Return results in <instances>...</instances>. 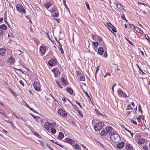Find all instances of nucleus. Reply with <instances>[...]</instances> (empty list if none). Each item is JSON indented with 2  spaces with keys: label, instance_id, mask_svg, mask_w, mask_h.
Instances as JSON below:
<instances>
[{
  "label": "nucleus",
  "instance_id": "obj_1",
  "mask_svg": "<svg viewBox=\"0 0 150 150\" xmlns=\"http://www.w3.org/2000/svg\"><path fill=\"white\" fill-rule=\"evenodd\" d=\"M53 17H58L59 15V11L56 6H54L52 7L50 10H49Z\"/></svg>",
  "mask_w": 150,
  "mask_h": 150
},
{
  "label": "nucleus",
  "instance_id": "obj_2",
  "mask_svg": "<svg viewBox=\"0 0 150 150\" xmlns=\"http://www.w3.org/2000/svg\"><path fill=\"white\" fill-rule=\"evenodd\" d=\"M111 134L110 139L114 142L117 143L120 140V137L118 134L112 132Z\"/></svg>",
  "mask_w": 150,
  "mask_h": 150
},
{
  "label": "nucleus",
  "instance_id": "obj_3",
  "mask_svg": "<svg viewBox=\"0 0 150 150\" xmlns=\"http://www.w3.org/2000/svg\"><path fill=\"white\" fill-rule=\"evenodd\" d=\"M104 124L103 122H100L96 124L94 127L95 131H99L102 129V127Z\"/></svg>",
  "mask_w": 150,
  "mask_h": 150
},
{
  "label": "nucleus",
  "instance_id": "obj_4",
  "mask_svg": "<svg viewBox=\"0 0 150 150\" xmlns=\"http://www.w3.org/2000/svg\"><path fill=\"white\" fill-rule=\"evenodd\" d=\"M117 93L118 96L120 97H123L125 98H126L128 97V96L121 89H118L117 91Z\"/></svg>",
  "mask_w": 150,
  "mask_h": 150
},
{
  "label": "nucleus",
  "instance_id": "obj_5",
  "mask_svg": "<svg viewBox=\"0 0 150 150\" xmlns=\"http://www.w3.org/2000/svg\"><path fill=\"white\" fill-rule=\"evenodd\" d=\"M33 86L35 89L37 91H40V83L37 81H35L33 83Z\"/></svg>",
  "mask_w": 150,
  "mask_h": 150
},
{
  "label": "nucleus",
  "instance_id": "obj_6",
  "mask_svg": "<svg viewBox=\"0 0 150 150\" xmlns=\"http://www.w3.org/2000/svg\"><path fill=\"white\" fill-rule=\"evenodd\" d=\"M48 63L50 66L53 67L57 64V61L54 59H51L49 61Z\"/></svg>",
  "mask_w": 150,
  "mask_h": 150
},
{
  "label": "nucleus",
  "instance_id": "obj_7",
  "mask_svg": "<svg viewBox=\"0 0 150 150\" xmlns=\"http://www.w3.org/2000/svg\"><path fill=\"white\" fill-rule=\"evenodd\" d=\"M138 139V144L139 145L144 143L145 140L144 139L142 138L141 136L140 135H138L137 137Z\"/></svg>",
  "mask_w": 150,
  "mask_h": 150
},
{
  "label": "nucleus",
  "instance_id": "obj_8",
  "mask_svg": "<svg viewBox=\"0 0 150 150\" xmlns=\"http://www.w3.org/2000/svg\"><path fill=\"white\" fill-rule=\"evenodd\" d=\"M52 71L54 74V76L56 77H58L60 75V72L59 70L56 68H54L52 70Z\"/></svg>",
  "mask_w": 150,
  "mask_h": 150
},
{
  "label": "nucleus",
  "instance_id": "obj_9",
  "mask_svg": "<svg viewBox=\"0 0 150 150\" xmlns=\"http://www.w3.org/2000/svg\"><path fill=\"white\" fill-rule=\"evenodd\" d=\"M58 112L60 115L64 117H66L67 116L66 112L62 109H59Z\"/></svg>",
  "mask_w": 150,
  "mask_h": 150
},
{
  "label": "nucleus",
  "instance_id": "obj_10",
  "mask_svg": "<svg viewBox=\"0 0 150 150\" xmlns=\"http://www.w3.org/2000/svg\"><path fill=\"white\" fill-rule=\"evenodd\" d=\"M64 142L69 143L71 145L74 143V141L73 140L69 138H66L64 139Z\"/></svg>",
  "mask_w": 150,
  "mask_h": 150
},
{
  "label": "nucleus",
  "instance_id": "obj_11",
  "mask_svg": "<svg viewBox=\"0 0 150 150\" xmlns=\"http://www.w3.org/2000/svg\"><path fill=\"white\" fill-rule=\"evenodd\" d=\"M52 125L49 122H47L44 124V127L47 130H48L50 128Z\"/></svg>",
  "mask_w": 150,
  "mask_h": 150
},
{
  "label": "nucleus",
  "instance_id": "obj_12",
  "mask_svg": "<svg viewBox=\"0 0 150 150\" xmlns=\"http://www.w3.org/2000/svg\"><path fill=\"white\" fill-rule=\"evenodd\" d=\"M61 81L62 83V85H64L65 86H67L68 84V81L65 80V79H64L63 77H62L61 78Z\"/></svg>",
  "mask_w": 150,
  "mask_h": 150
},
{
  "label": "nucleus",
  "instance_id": "obj_13",
  "mask_svg": "<svg viewBox=\"0 0 150 150\" xmlns=\"http://www.w3.org/2000/svg\"><path fill=\"white\" fill-rule=\"evenodd\" d=\"M105 129L106 130L105 131L106 133H109L110 134V133H111L112 131V127L110 126H107V127H105Z\"/></svg>",
  "mask_w": 150,
  "mask_h": 150
},
{
  "label": "nucleus",
  "instance_id": "obj_14",
  "mask_svg": "<svg viewBox=\"0 0 150 150\" xmlns=\"http://www.w3.org/2000/svg\"><path fill=\"white\" fill-rule=\"evenodd\" d=\"M19 13H22L23 14H25L26 11L23 7L21 5L19 6Z\"/></svg>",
  "mask_w": 150,
  "mask_h": 150
},
{
  "label": "nucleus",
  "instance_id": "obj_15",
  "mask_svg": "<svg viewBox=\"0 0 150 150\" xmlns=\"http://www.w3.org/2000/svg\"><path fill=\"white\" fill-rule=\"evenodd\" d=\"M46 47L44 46H41L40 48V51L42 54H44L46 52Z\"/></svg>",
  "mask_w": 150,
  "mask_h": 150
},
{
  "label": "nucleus",
  "instance_id": "obj_16",
  "mask_svg": "<svg viewBox=\"0 0 150 150\" xmlns=\"http://www.w3.org/2000/svg\"><path fill=\"white\" fill-rule=\"evenodd\" d=\"M124 143L123 142H122L117 144V147L118 149H122L124 146Z\"/></svg>",
  "mask_w": 150,
  "mask_h": 150
},
{
  "label": "nucleus",
  "instance_id": "obj_17",
  "mask_svg": "<svg viewBox=\"0 0 150 150\" xmlns=\"http://www.w3.org/2000/svg\"><path fill=\"white\" fill-rule=\"evenodd\" d=\"M104 50L103 48L101 47H99L98 49V53L100 55H102L103 54Z\"/></svg>",
  "mask_w": 150,
  "mask_h": 150
},
{
  "label": "nucleus",
  "instance_id": "obj_18",
  "mask_svg": "<svg viewBox=\"0 0 150 150\" xmlns=\"http://www.w3.org/2000/svg\"><path fill=\"white\" fill-rule=\"evenodd\" d=\"M125 148L127 149L128 150H132L133 149V147L131 146L130 144L128 143L126 144L125 145Z\"/></svg>",
  "mask_w": 150,
  "mask_h": 150
},
{
  "label": "nucleus",
  "instance_id": "obj_19",
  "mask_svg": "<svg viewBox=\"0 0 150 150\" xmlns=\"http://www.w3.org/2000/svg\"><path fill=\"white\" fill-rule=\"evenodd\" d=\"M52 5V3L50 2H48L45 5V7L47 9H48L50 6Z\"/></svg>",
  "mask_w": 150,
  "mask_h": 150
},
{
  "label": "nucleus",
  "instance_id": "obj_20",
  "mask_svg": "<svg viewBox=\"0 0 150 150\" xmlns=\"http://www.w3.org/2000/svg\"><path fill=\"white\" fill-rule=\"evenodd\" d=\"M36 143L39 144H40L42 146L44 147L45 146V142L42 140H37Z\"/></svg>",
  "mask_w": 150,
  "mask_h": 150
},
{
  "label": "nucleus",
  "instance_id": "obj_21",
  "mask_svg": "<svg viewBox=\"0 0 150 150\" xmlns=\"http://www.w3.org/2000/svg\"><path fill=\"white\" fill-rule=\"evenodd\" d=\"M35 120L38 122H41V123H42L43 122V120L39 117L37 116L35 118Z\"/></svg>",
  "mask_w": 150,
  "mask_h": 150
},
{
  "label": "nucleus",
  "instance_id": "obj_22",
  "mask_svg": "<svg viewBox=\"0 0 150 150\" xmlns=\"http://www.w3.org/2000/svg\"><path fill=\"white\" fill-rule=\"evenodd\" d=\"M7 28V26L5 24H3L0 26V29L6 30Z\"/></svg>",
  "mask_w": 150,
  "mask_h": 150
},
{
  "label": "nucleus",
  "instance_id": "obj_23",
  "mask_svg": "<svg viewBox=\"0 0 150 150\" xmlns=\"http://www.w3.org/2000/svg\"><path fill=\"white\" fill-rule=\"evenodd\" d=\"M64 137L63 133L61 132L59 133L58 138L60 140L62 139Z\"/></svg>",
  "mask_w": 150,
  "mask_h": 150
},
{
  "label": "nucleus",
  "instance_id": "obj_24",
  "mask_svg": "<svg viewBox=\"0 0 150 150\" xmlns=\"http://www.w3.org/2000/svg\"><path fill=\"white\" fill-rule=\"evenodd\" d=\"M67 91L70 94H72L73 93V90L70 88H67Z\"/></svg>",
  "mask_w": 150,
  "mask_h": 150
},
{
  "label": "nucleus",
  "instance_id": "obj_25",
  "mask_svg": "<svg viewBox=\"0 0 150 150\" xmlns=\"http://www.w3.org/2000/svg\"><path fill=\"white\" fill-rule=\"evenodd\" d=\"M51 141L53 142V143L55 144H56L59 145V146L61 147L62 148H63L64 146L61 145L60 144H59L57 141L54 140H51Z\"/></svg>",
  "mask_w": 150,
  "mask_h": 150
},
{
  "label": "nucleus",
  "instance_id": "obj_26",
  "mask_svg": "<svg viewBox=\"0 0 150 150\" xmlns=\"http://www.w3.org/2000/svg\"><path fill=\"white\" fill-rule=\"evenodd\" d=\"M73 148L76 150H79L80 149L79 146L77 144H75L74 145L72 146Z\"/></svg>",
  "mask_w": 150,
  "mask_h": 150
},
{
  "label": "nucleus",
  "instance_id": "obj_27",
  "mask_svg": "<svg viewBox=\"0 0 150 150\" xmlns=\"http://www.w3.org/2000/svg\"><path fill=\"white\" fill-rule=\"evenodd\" d=\"M14 60V59L13 58L11 57L8 60V62L10 64H13Z\"/></svg>",
  "mask_w": 150,
  "mask_h": 150
},
{
  "label": "nucleus",
  "instance_id": "obj_28",
  "mask_svg": "<svg viewBox=\"0 0 150 150\" xmlns=\"http://www.w3.org/2000/svg\"><path fill=\"white\" fill-rule=\"evenodd\" d=\"M134 29L137 32L140 33H142L143 32L142 31V30H141V29L138 27H135Z\"/></svg>",
  "mask_w": 150,
  "mask_h": 150
},
{
  "label": "nucleus",
  "instance_id": "obj_29",
  "mask_svg": "<svg viewBox=\"0 0 150 150\" xmlns=\"http://www.w3.org/2000/svg\"><path fill=\"white\" fill-rule=\"evenodd\" d=\"M63 4L64 5V6L66 8V9L68 10V11L70 13V11L69 9V8H68V7H67V4H66V0H63Z\"/></svg>",
  "mask_w": 150,
  "mask_h": 150
},
{
  "label": "nucleus",
  "instance_id": "obj_30",
  "mask_svg": "<svg viewBox=\"0 0 150 150\" xmlns=\"http://www.w3.org/2000/svg\"><path fill=\"white\" fill-rule=\"evenodd\" d=\"M5 50L3 49H0V55L3 56L5 53Z\"/></svg>",
  "mask_w": 150,
  "mask_h": 150
},
{
  "label": "nucleus",
  "instance_id": "obj_31",
  "mask_svg": "<svg viewBox=\"0 0 150 150\" xmlns=\"http://www.w3.org/2000/svg\"><path fill=\"white\" fill-rule=\"evenodd\" d=\"M107 134L106 131H105V130L103 129L102 130L100 133V134L101 136H105Z\"/></svg>",
  "mask_w": 150,
  "mask_h": 150
},
{
  "label": "nucleus",
  "instance_id": "obj_32",
  "mask_svg": "<svg viewBox=\"0 0 150 150\" xmlns=\"http://www.w3.org/2000/svg\"><path fill=\"white\" fill-rule=\"evenodd\" d=\"M108 26L110 27V28L112 30L115 32V33H116L117 32L116 30V29H115V28L112 25V26H110L109 25H108Z\"/></svg>",
  "mask_w": 150,
  "mask_h": 150
},
{
  "label": "nucleus",
  "instance_id": "obj_33",
  "mask_svg": "<svg viewBox=\"0 0 150 150\" xmlns=\"http://www.w3.org/2000/svg\"><path fill=\"white\" fill-rule=\"evenodd\" d=\"M145 37L146 38V39H147L148 42L149 43V44H150V38H149V37L146 34L145 35Z\"/></svg>",
  "mask_w": 150,
  "mask_h": 150
},
{
  "label": "nucleus",
  "instance_id": "obj_34",
  "mask_svg": "<svg viewBox=\"0 0 150 150\" xmlns=\"http://www.w3.org/2000/svg\"><path fill=\"white\" fill-rule=\"evenodd\" d=\"M51 131L53 134H54L56 133V130L54 128H52L51 129Z\"/></svg>",
  "mask_w": 150,
  "mask_h": 150
},
{
  "label": "nucleus",
  "instance_id": "obj_35",
  "mask_svg": "<svg viewBox=\"0 0 150 150\" xmlns=\"http://www.w3.org/2000/svg\"><path fill=\"white\" fill-rule=\"evenodd\" d=\"M141 117H143V118H144V116L142 115H140L139 116V117L137 118V120L139 122H142Z\"/></svg>",
  "mask_w": 150,
  "mask_h": 150
},
{
  "label": "nucleus",
  "instance_id": "obj_36",
  "mask_svg": "<svg viewBox=\"0 0 150 150\" xmlns=\"http://www.w3.org/2000/svg\"><path fill=\"white\" fill-rule=\"evenodd\" d=\"M80 81H85V78L84 76H81L80 77Z\"/></svg>",
  "mask_w": 150,
  "mask_h": 150
},
{
  "label": "nucleus",
  "instance_id": "obj_37",
  "mask_svg": "<svg viewBox=\"0 0 150 150\" xmlns=\"http://www.w3.org/2000/svg\"><path fill=\"white\" fill-rule=\"evenodd\" d=\"M116 5V6L118 8L121 9L122 8V6L120 4H118V3H116V4H115Z\"/></svg>",
  "mask_w": 150,
  "mask_h": 150
},
{
  "label": "nucleus",
  "instance_id": "obj_38",
  "mask_svg": "<svg viewBox=\"0 0 150 150\" xmlns=\"http://www.w3.org/2000/svg\"><path fill=\"white\" fill-rule=\"evenodd\" d=\"M4 34V31L0 29V38L2 37V35Z\"/></svg>",
  "mask_w": 150,
  "mask_h": 150
},
{
  "label": "nucleus",
  "instance_id": "obj_39",
  "mask_svg": "<svg viewBox=\"0 0 150 150\" xmlns=\"http://www.w3.org/2000/svg\"><path fill=\"white\" fill-rule=\"evenodd\" d=\"M96 36L97 39L99 42H100L102 41V39L101 37L98 36Z\"/></svg>",
  "mask_w": 150,
  "mask_h": 150
},
{
  "label": "nucleus",
  "instance_id": "obj_40",
  "mask_svg": "<svg viewBox=\"0 0 150 150\" xmlns=\"http://www.w3.org/2000/svg\"><path fill=\"white\" fill-rule=\"evenodd\" d=\"M143 148L144 150H148V146L146 145H144L143 146Z\"/></svg>",
  "mask_w": 150,
  "mask_h": 150
},
{
  "label": "nucleus",
  "instance_id": "obj_41",
  "mask_svg": "<svg viewBox=\"0 0 150 150\" xmlns=\"http://www.w3.org/2000/svg\"><path fill=\"white\" fill-rule=\"evenodd\" d=\"M85 4H86V6L87 9L89 10H90V7H89V5L88 3L87 2H85Z\"/></svg>",
  "mask_w": 150,
  "mask_h": 150
},
{
  "label": "nucleus",
  "instance_id": "obj_42",
  "mask_svg": "<svg viewBox=\"0 0 150 150\" xmlns=\"http://www.w3.org/2000/svg\"><path fill=\"white\" fill-rule=\"evenodd\" d=\"M105 74L103 75H104V78H105L106 77V76L108 75H109L110 76V72H106L105 73Z\"/></svg>",
  "mask_w": 150,
  "mask_h": 150
},
{
  "label": "nucleus",
  "instance_id": "obj_43",
  "mask_svg": "<svg viewBox=\"0 0 150 150\" xmlns=\"http://www.w3.org/2000/svg\"><path fill=\"white\" fill-rule=\"evenodd\" d=\"M0 113L4 115L5 117L6 116V114H5L3 110H0Z\"/></svg>",
  "mask_w": 150,
  "mask_h": 150
},
{
  "label": "nucleus",
  "instance_id": "obj_44",
  "mask_svg": "<svg viewBox=\"0 0 150 150\" xmlns=\"http://www.w3.org/2000/svg\"><path fill=\"white\" fill-rule=\"evenodd\" d=\"M138 109H139V112H141V114H142V110L141 109V106L139 104V106H138Z\"/></svg>",
  "mask_w": 150,
  "mask_h": 150
},
{
  "label": "nucleus",
  "instance_id": "obj_45",
  "mask_svg": "<svg viewBox=\"0 0 150 150\" xmlns=\"http://www.w3.org/2000/svg\"><path fill=\"white\" fill-rule=\"evenodd\" d=\"M125 39H126V40H127V41L128 42H129V43L131 45H133V43H132V42L130 41V40H128V39L126 38V37H125Z\"/></svg>",
  "mask_w": 150,
  "mask_h": 150
},
{
  "label": "nucleus",
  "instance_id": "obj_46",
  "mask_svg": "<svg viewBox=\"0 0 150 150\" xmlns=\"http://www.w3.org/2000/svg\"><path fill=\"white\" fill-rule=\"evenodd\" d=\"M131 122L132 123L134 124L135 125H137V123L136 121L134 120H131Z\"/></svg>",
  "mask_w": 150,
  "mask_h": 150
},
{
  "label": "nucleus",
  "instance_id": "obj_47",
  "mask_svg": "<svg viewBox=\"0 0 150 150\" xmlns=\"http://www.w3.org/2000/svg\"><path fill=\"white\" fill-rule=\"evenodd\" d=\"M77 111L78 112L79 115L81 117H83V114L81 112L80 110H78Z\"/></svg>",
  "mask_w": 150,
  "mask_h": 150
},
{
  "label": "nucleus",
  "instance_id": "obj_48",
  "mask_svg": "<svg viewBox=\"0 0 150 150\" xmlns=\"http://www.w3.org/2000/svg\"><path fill=\"white\" fill-rule=\"evenodd\" d=\"M76 103L81 108H82V106L81 105L80 103H79L77 101H76Z\"/></svg>",
  "mask_w": 150,
  "mask_h": 150
},
{
  "label": "nucleus",
  "instance_id": "obj_49",
  "mask_svg": "<svg viewBox=\"0 0 150 150\" xmlns=\"http://www.w3.org/2000/svg\"><path fill=\"white\" fill-rule=\"evenodd\" d=\"M13 35L10 32H9L8 35V37H12Z\"/></svg>",
  "mask_w": 150,
  "mask_h": 150
},
{
  "label": "nucleus",
  "instance_id": "obj_50",
  "mask_svg": "<svg viewBox=\"0 0 150 150\" xmlns=\"http://www.w3.org/2000/svg\"><path fill=\"white\" fill-rule=\"evenodd\" d=\"M34 134L39 138H40V136L38 133L37 132H35Z\"/></svg>",
  "mask_w": 150,
  "mask_h": 150
},
{
  "label": "nucleus",
  "instance_id": "obj_51",
  "mask_svg": "<svg viewBox=\"0 0 150 150\" xmlns=\"http://www.w3.org/2000/svg\"><path fill=\"white\" fill-rule=\"evenodd\" d=\"M107 54L106 51L104 52V57L105 58H106L107 57Z\"/></svg>",
  "mask_w": 150,
  "mask_h": 150
},
{
  "label": "nucleus",
  "instance_id": "obj_52",
  "mask_svg": "<svg viewBox=\"0 0 150 150\" xmlns=\"http://www.w3.org/2000/svg\"><path fill=\"white\" fill-rule=\"evenodd\" d=\"M99 70V67H98V66H97V67H96V73H95V77H96V74L97 73V71Z\"/></svg>",
  "mask_w": 150,
  "mask_h": 150
},
{
  "label": "nucleus",
  "instance_id": "obj_53",
  "mask_svg": "<svg viewBox=\"0 0 150 150\" xmlns=\"http://www.w3.org/2000/svg\"><path fill=\"white\" fill-rule=\"evenodd\" d=\"M13 114L15 117L17 118H18V114H16L15 112H13Z\"/></svg>",
  "mask_w": 150,
  "mask_h": 150
},
{
  "label": "nucleus",
  "instance_id": "obj_54",
  "mask_svg": "<svg viewBox=\"0 0 150 150\" xmlns=\"http://www.w3.org/2000/svg\"><path fill=\"white\" fill-rule=\"evenodd\" d=\"M129 26H130V28L132 29H134V28H135L134 26V25H133L132 24H130Z\"/></svg>",
  "mask_w": 150,
  "mask_h": 150
},
{
  "label": "nucleus",
  "instance_id": "obj_55",
  "mask_svg": "<svg viewBox=\"0 0 150 150\" xmlns=\"http://www.w3.org/2000/svg\"><path fill=\"white\" fill-rule=\"evenodd\" d=\"M133 108H132V107L130 105H128L127 107V110H130L131 109H132Z\"/></svg>",
  "mask_w": 150,
  "mask_h": 150
},
{
  "label": "nucleus",
  "instance_id": "obj_56",
  "mask_svg": "<svg viewBox=\"0 0 150 150\" xmlns=\"http://www.w3.org/2000/svg\"><path fill=\"white\" fill-rule=\"evenodd\" d=\"M19 83H20L23 86H24V83L22 82L21 80L19 81Z\"/></svg>",
  "mask_w": 150,
  "mask_h": 150
},
{
  "label": "nucleus",
  "instance_id": "obj_57",
  "mask_svg": "<svg viewBox=\"0 0 150 150\" xmlns=\"http://www.w3.org/2000/svg\"><path fill=\"white\" fill-rule=\"evenodd\" d=\"M126 130L127 131H128V132H129V133H130V134L131 135V136H132V137H133V133H132L129 130H127V129H126Z\"/></svg>",
  "mask_w": 150,
  "mask_h": 150
},
{
  "label": "nucleus",
  "instance_id": "obj_58",
  "mask_svg": "<svg viewBox=\"0 0 150 150\" xmlns=\"http://www.w3.org/2000/svg\"><path fill=\"white\" fill-rule=\"evenodd\" d=\"M60 50H61V53L63 54L64 53V51L63 50L62 47L61 46L60 47Z\"/></svg>",
  "mask_w": 150,
  "mask_h": 150
},
{
  "label": "nucleus",
  "instance_id": "obj_59",
  "mask_svg": "<svg viewBox=\"0 0 150 150\" xmlns=\"http://www.w3.org/2000/svg\"><path fill=\"white\" fill-rule=\"evenodd\" d=\"M92 43L95 47H97V45L95 43V42H92Z\"/></svg>",
  "mask_w": 150,
  "mask_h": 150
},
{
  "label": "nucleus",
  "instance_id": "obj_60",
  "mask_svg": "<svg viewBox=\"0 0 150 150\" xmlns=\"http://www.w3.org/2000/svg\"><path fill=\"white\" fill-rule=\"evenodd\" d=\"M137 66L139 68V70L141 72H142V70L140 68V67H139V66L138 64L137 65Z\"/></svg>",
  "mask_w": 150,
  "mask_h": 150
},
{
  "label": "nucleus",
  "instance_id": "obj_61",
  "mask_svg": "<svg viewBox=\"0 0 150 150\" xmlns=\"http://www.w3.org/2000/svg\"><path fill=\"white\" fill-rule=\"evenodd\" d=\"M56 83L59 86V85L60 84V82L58 81H56Z\"/></svg>",
  "mask_w": 150,
  "mask_h": 150
},
{
  "label": "nucleus",
  "instance_id": "obj_62",
  "mask_svg": "<svg viewBox=\"0 0 150 150\" xmlns=\"http://www.w3.org/2000/svg\"><path fill=\"white\" fill-rule=\"evenodd\" d=\"M21 119L22 120H23L24 122H25L26 121V119L25 118H23L21 117Z\"/></svg>",
  "mask_w": 150,
  "mask_h": 150
},
{
  "label": "nucleus",
  "instance_id": "obj_63",
  "mask_svg": "<svg viewBox=\"0 0 150 150\" xmlns=\"http://www.w3.org/2000/svg\"><path fill=\"white\" fill-rule=\"evenodd\" d=\"M17 10L19 11V5L17 4L16 6Z\"/></svg>",
  "mask_w": 150,
  "mask_h": 150
},
{
  "label": "nucleus",
  "instance_id": "obj_64",
  "mask_svg": "<svg viewBox=\"0 0 150 150\" xmlns=\"http://www.w3.org/2000/svg\"><path fill=\"white\" fill-rule=\"evenodd\" d=\"M47 146L51 150H52V148L50 146H49L48 145H47Z\"/></svg>",
  "mask_w": 150,
  "mask_h": 150
}]
</instances>
